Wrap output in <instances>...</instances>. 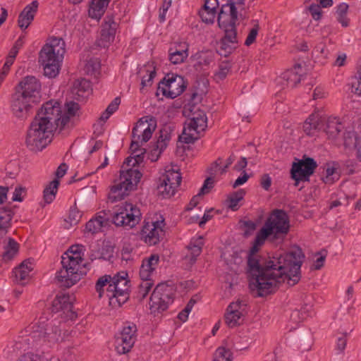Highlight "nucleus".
Segmentation results:
<instances>
[{
	"mask_svg": "<svg viewBox=\"0 0 361 361\" xmlns=\"http://www.w3.org/2000/svg\"><path fill=\"white\" fill-rule=\"evenodd\" d=\"M305 255L299 247L288 252L277 255L268 261L257 256H247V272L250 275V288L257 295L264 297L275 292L285 281L293 286L300 279V268Z\"/></svg>",
	"mask_w": 361,
	"mask_h": 361,
	"instance_id": "obj_1",
	"label": "nucleus"
},
{
	"mask_svg": "<svg viewBox=\"0 0 361 361\" xmlns=\"http://www.w3.org/2000/svg\"><path fill=\"white\" fill-rule=\"evenodd\" d=\"M66 44L61 37H51L39 53V63L43 66L44 74L49 78L59 73L61 63L66 52Z\"/></svg>",
	"mask_w": 361,
	"mask_h": 361,
	"instance_id": "obj_2",
	"label": "nucleus"
},
{
	"mask_svg": "<svg viewBox=\"0 0 361 361\" xmlns=\"http://www.w3.org/2000/svg\"><path fill=\"white\" fill-rule=\"evenodd\" d=\"M134 157H128L124 161L121 170L118 183H116L111 188L109 199L112 202H117L124 199L128 195V192L134 190L142 177V173L134 169L136 165H133Z\"/></svg>",
	"mask_w": 361,
	"mask_h": 361,
	"instance_id": "obj_3",
	"label": "nucleus"
},
{
	"mask_svg": "<svg viewBox=\"0 0 361 361\" xmlns=\"http://www.w3.org/2000/svg\"><path fill=\"white\" fill-rule=\"evenodd\" d=\"M111 216L110 211L102 210L97 214L96 218L102 221L106 226L111 221L116 226H128L129 228H132L140 221L141 213L139 208L131 203L126 202L124 206L120 207L114 213L111 220Z\"/></svg>",
	"mask_w": 361,
	"mask_h": 361,
	"instance_id": "obj_4",
	"label": "nucleus"
},
{
	"mask_svg": "<svg viewBox=\"0 0 361 361\" xmlns=\"http://www.w3.org/2000/svg\"><path fill=\"white\" fill-rule=\"evenodd\" d=\"M189 122L185 123L183 133L178 137L179 141L192 144L199 140L207 128V117L205 112L193 106L190 109Z\"/></svg>",
	"mask_w": 361,
	"mask_h": 361,
	"instance_id": "obj_5",
	"label": "nucleus"
},
{
	"mask_svg": "<svg viewBox=\"0 0 361 361\" xmlns=\"http://www.w3.org/2000/svg\"><path fill=\"white\" fill-rule=\"evenodd\" d=\"M62 106L58 101L50 100L46 102L35 116L33 121L40 123L42 126L50 131H55L62 126Z\"/></svg>",
	"mask_w": 361,
	"mask_h": 361,
	"instance_id": "obj_6",
	"label": "nucleus"
},
{
	"mask_svg": "<svg viewBox=\"0 0 361 361\" xmlns=\"http://www.w3.org/2000/svg\"><path fill=\"white\" fill-rule=\"evenodd\" d=\"M53 132L43 127L40 123L32 122L27 130L25 144L32 152L43 150L51 142Z\"/></svg>",
	"mask_w": 361,
	"mask_h": 361,
	"instance_id": "obj_7",
	"label": "nucleus"
},
{
	"mask_svg": "<svg viewBox=\"0 0 361 361\" xmlns=\"http://www.w3.org/2000/svg\"><path fill=\"white\" fill-rule=\"evenodd\" d=\"M175 291L173 285L166 283H159L150 296L151 312L156 314L167 310L169 305L173 302Z\"/></svg>",
	"mask_w": 361,
	"mask_h": 361,
	"instance_id": "obj_8",
	"label": "nucleus"
},
{
	"mask_svg": "<svg viewBox=\"0 0 361 361\" xmlns=\"http://www.w3.org/2000/svg\"><path fill=\"white\" fill-rule=\"evenodd\" d=\"M157 128V120L151 116H144L139 119L132 130L133 140L131 148L133 151L138 149L139 142H147L152 137Z\"/></svg>",
	"mask_w": 361,
	"mask_h": 361,
	"instance_id": "obj_9",
	"label": "nucleus"
},
{
	"mask_svg": "<svg viewBox=\"0 0 361 361\" xmlns=\"http://www.w3.org/2000/svg\"><path fill=\"white\" fill-rule=\"evenodd\" d=\"M264 224L274 233V238L283 241L290 229L289 217L286 212L280 209L271 211Z\"/></svg>",
	"mask_w": 361,
	"mask_h": 361,
	"instance_id": "obj_10",
	"label": "nucleus"
},
{
	"mask_svg": "<svg viewBox=\"0 0 361 361\" xmlns=\"http://www.w3.org/2000/svg\"><path fill=\"white\" fill-rule=\"evenodd\" d=\"M186 87L187 83L183 77L178 75L167 74L159 82L157 94L161 92L164 96L174 99L180 95Z\"/></svg>",
	"mask_w": 361,
	"mask_h": 361,
	"instance_id": "obj_11",
	"label": "nucleus"
},
{
	"mask_svg": "<svg viewBox=\"0 0 361 361\" xmlns=\"http://www.w3.org/2000/svg\"><path fill=\"white\" fill-rule=\"evenodd\" d=\"M182 177L180 173L173 169L166 171L159 178L158 194L163 198H170L176 192L180 185Z\"/></svg>",
	"mask_w": 361,
	"mask_h": 361,
	"instance_id": "obj_12",
	"label": "nucleus"
},
{
	"mask_svg": "<svg viewBox=\"0 0 361 361\" xmlns=\"http://www.w3.org/2000/svg\"><path fill=\"white\" fill-rule=\"evenodd\" d=\"M317 167L316 161L306 155L302 159L293 162L290 170L291 178L295 180L294 185L298 186L300 181L309 180L310 176L312 175Z\"/></svg>",
	"mask_w": 361,
	"mask_h": 361,
	"instance_id": "obj_13",
	"label": "nucleus"
},
{
	"mask_svg": "<svg viewBox=\"0 0 361 361\" xmlns=\"http://www.w3.org/2000/svg\"><path fill=\"white\" fill-rule=\"evenodd\" d=\"M113 279L116 283L114 288H117V296L110 299V305L116 308L121 307L128 300L130 281L126 271L118 272L113 276Z\"/></svg>",
	"mask_w": 361,
	"mask_h": 361,
	"instance_id": "obj_14",
	"label": "nucleus"
},
{
	"mask_svg": "<svg viewBox=\"0 0 361 361\" xmlns=\"http://www.w3.org/2000/svg\"><path fill=\"white\" fill-rule=\"evenodd\" d=\"M137 326L133 323L125 324L119 335L116 336V348L118 353H128L136 340Z\"/></svg>",
	"mask_w": 361,
	"mask_h": 361,
	"instance_id": "obj_15",
	"label": "nucleus"
},
{
	"mask_svg": "<svg viewBox=\"0 0 361 361\" xmlns=\"http://www.w3.org/2000/svg\"><path fill=\"white\" fill-rule=\"evenodd\" d=\"M41 83L35 76L23 78L15 88V93H18L28 99L37 102L39 97Z\"/></svg>",
	"mask_w": 361,
	"mask_h": 361,
	"instance_id": "obj_16",
	"label": "nucleus"
},
{
	"mask_svg": "<svg viewBox=\"0 0 361 361\" xmlns=\"http://www.w3.org/2000/svg\"><path fill=\"white\" fill-rule=\"evenodd\" d=\"M163 225L164 220L146 223L140 232L141 238L149 245L157 244L164 234Z\"/></svg>",
	"mask_w": 361,
	"mask_h": 361,
	"instance_id": "obj_17",
	"label": "nucleus"
},
{
	"mask_svg": "<svg viewBox=\"0 0 361 361\" xmlns=\"http://www.w3.org/2000/svg\"><path fill=\"white\" fill-rule=\"evenodd\" d=\"M52 312H62L64 317L73 320L77 317V314L73 310V303L69 295H57L52 302Z\"/></svg>",
	"mask_w": 361,
	"mask_h": 361,
	"instance_id": "obj_18",
	"label": "nucleus"
},
{
	"mask_svg": "<svg viewBox=\"0 0 361 361\" xmlns=\"http://www.w3.org/2000/svg\"><path fill=\"white\" fill-rule=\"evenodd\" d=\"M245 304L242 301L238 300L235 302H231L227 307L224 316L225 322L230 328H233L240 325L241 318L244 317Z\"/></svg>",
	"mask_w": 361,
	"mask_h": 361,
	"instance_id": "obj_19",
	"label": "nucleus"
},
{
	"mask_svg": "<svg viewBox=\"0 0 361 361\" xmlns=\"http://www.w3.org/2000/svg\"><path fill=\"white\" fill-rule=\"evenodd\" d=\"M35 102L28 99L18 93H14L12 97L11 109L14 116L20 119H25L32 108V104Z\"/></svg>",
	"mask_w": 361,
	"mask_h": 361,
	"instance_id": "obj_20",
	"label": "nucleus"
},
{
	"mask_svg": "<svg viewBox=\"0 0 361 361\" xmlns=\"http://www.w3.org/2000/svg\"><path fill=\"white\" fill-rule=\"evenodd\" d=\"M118 24L114 21L113 16H106L101 27V36L98 40L99 47H106L115 37Z\"/></svg>",
	"mask_w": 361,
	"mask_h": 361,
	"instance_id": "obj_21",
	"label": "nucleus"
},
{
	"mask_svg": "<svg viewBox=\"0 0 361 361\" xmlns=\"http://www.w3.org/2000/svg\"><path fill=\"white\" fill-rule=\"evenodd\" d=\"M225 18L220 20V14H219L217 18L219 27L223 29L225 32V35L222 39H224V41L231 43H238L237 31L235 28V22L238 19V15H236L235 18H233V16L229 14L225 15Z\"/></svg>",
	"mask_w": 361,
	"mask_h": 361,
	"instance_id": "obj_22",
	"label": "nucleus"
},
{
	"mask_svg": "<svg viewBox=\"0 0 361 361\" xmlns=\"http://www.w3.org/2000/svg\"><path fill=\"white\" fill-rule=\"evenodd\" d=\"M39 3L37 1H33L31 4L27 5L20 12L18 16V25L21 30H25L34 20L35 13L37 11Z\"/></svg>",
	"mask_w": 361,
	"mask_h": 361,
	"instance_id": "obj_23",
	"label": "nucleus"
},
{
	"mask_svg": "<svg viewBox=\"0 0 361 361\" xmlns=\"http://www.w3.org/2000/svg\"><path fill=\"white\" fill-rule=\"evenodd\" d=\"M81 271L80 273H74L62 267L61 269L57 271L56 280L61 287L68 288L79 281L81 279Z\"/></svg>",
	"mask_w": 361,
	"mask_h": 361,
	"instance_id": "obj_24",
	"label": "nucleus"
},
{
	"mask_svg": "<svg viewBox=\"0 0 361 361\" xmlns=\"http://www.w3.org/2000/svg\"><path fill=\"white\" fill-rule=\"evenodd\" d=\"M324 127L323 117L318 113H313L305 121L303 130L308 136H314Z\"/></svg>",
	"mask_w": 361,
	"mask_h": 361,
	"instance_id": "obj_25",
	"label": "nucleus"
},
{
	"mask_svg": "<svg viewBox=\"0 0 361 361\" xmlns=\"http://www.w3.org/2000/svg\"><path fill=\"white\" fill-rule=\"evenodd\" d=\"M62 126L64 128L68 125L75 117H79L81 111L80 105L73 101L66 102L62 108Z\"/></svg>",
	"mask_w": 361,
	"mask_h": 361,
	"instance_id": "obj_26",
	"label": "nucleus"
},
{
	"mask_svg": "<svg viewBox=\"0 0 361 361\" xmlns=\"http://www.w3.org/2000/svg\"><path fill=\"white\" fill-rule=\"evenodd\" d=\"M159 257L157 255H152L149 258L144 259L140 269L141 279H151V274L158 265Z\"/></svg>",
	"mask_w": 361,
	"mask_h": 361,
	"instance_id": "obj_27",
	"label": "nucleus"
},
{
	"mask_svg": "<svg viewBox=\"0 0 361 361\" xmlns=\"http://www.w3.org/2000/svg\"><path fill=\"white\" fill-rule=\"evenodd\" d=\"M323 123L322 130L331 139H335L343 128L341 123L336 118L323 117Z\"/></svg>",
	"mask_w": 361,
	"mask_h": 361,
	"instance_id": "obj_28",
	"label": "nucleus"
},
{
	"mask_svg": "<svg viewBox=\"0 0 361 361\" xmlns=\"http://www.w3.org/2000/svg\"><path fill=\"white\" fill-rule=\"evenodd\" d=\"M111 0H92L88 10L89 16L99 20L104 14Z\"/></svg>",
	"mask_w": 361,
	"mask_h": 361,
	"instance_id": "obj_29",
	"label": "nucleus"
},
{
	"mask_svg": "<svg viewBox=\"0 0 361 361\" xmlns=\"http://www.w3.org/2000/svg\"><path fill=\"white\" fill-rule=\"evenodd\" d=\"M302 66L296 63L293 68L286 71L283 74V78L286 80L287 85L295 87L301 80Z\"/></svg>",
	"mask_w": 361,
	"mask_h": 361,
	"instance_id": "obj_30",
	"label": "nucleus"
},
{
	"mask_svg": "<svg viewBox=\"0 0 361 361\" xmlns=\"http://www.w3.org/2000/svg\"><path fill=\"white\" fill-rule=\"evenodd\" d=\"M13 210L8 207L0 208V235L7 233L11 226V220L13 216Z\"/></svg>",
	"mask_w": 361,
	"mask_h": 361,
	"instance_id": "obj_31",
	"label": "nucleus"
},
{
	"mask_svg": "<svg viewBox=\"0 0 361 361\" xmlns=\"http://www.w3.org/2000/svg\"><path fill=\"white\" fill-rule=\"evenodd\" d=\"M72 92L77 96L78 99L87 98L92 92L90 81L86 79L75 80L73 84Z\"/></svg>",
	"mask_w": 361,
	"mask_h": 361,
	"instance_id": "obj_32",
	"label": "nucleus"
},
{
	"mask_svg": "<svg viewBox=\"0 0 361 361\" xmlns=\"http://www.w3.org/2000/svg\"><path fill=\"white\" fill-rule=\"evenodd\" d=\"M82 261L80 256H71L68 252L61 257L62 267L74 273H80V262Z\"/></svg>",
	"mask_w": 361,
	"mask_h": 361,
	"instance_id": "obj_33",
	"label": "nucleus"
},
{
	"mask_svg": "<svg viewBox=\"0 0 361 361\" xmlns=\"http://www.w3.org/2000/svg\"><path fill=\"white\" fill-rule=\"evenodd\" d=\"M33 269L32 262L30 259H27L23 261L18 267H16L13 270L15 277L19 281H22L27 279L29 274Z\"/></svg>",
	"mask_w": 361,
	"mask_h": 361,
	"instance_id": "obj_34",
	"label": "nucleus"
},
{
	"mask_svg": "<svg viewBox=\"0 0 361 361\" xmlns=\"http://www.w3.org/2000/svg\"><path fill=\"white\" fill-rule=\"evenodd\" d=\"M173 131V127L170 125H164L163 128L159 130V136L158 137L157 147L160 149L161 151H164L171 138V134Z\"/></svg>",
	"mask_w": 361,
	"mask_h": 361,
	"instance_id": "obj_35",
	"label": "nucleus"
},
{
	"mask_svg": "<svg viewBox=\"0 0 361 361\" xmlns=\"http://www.w3.org/2000/svg\"><path fill=\"white\" fill-rule=\"evenodd\" d=\"M269 238V240L272 243L279 242V238H274V233L265 224L264 226L259 230V231L257 233L255 242H256L257 245H262L265 240Z\"/></svg>",
	"mask_w": 361,
	"mask_h": 361,
	"instance_id": "obj_36",
	"label": "nucleus"
},
{
	"mask_svg": "<svg viewBox=\"0 0 361 361\" xmlns=\"http://www.w3.org/2000/svg\"><path fill=\"white\" fill-rule=\"evenodd\" d=\"M19 250V244L13 238H9L7 245L5 247V251L2 255L4 261L13 259L18 254Z\"/></svg>",
	"mask_w": 361,
	"mask_h": 361,
	"instance_id": "obj_37",
	"label": "nucleus"
},
{
	"mask_svg": "<svg viewBox=\"0 0 361 361\" xmlns=\"http://www.w3.org/2000/svg\"><path fill=\"white\" fill-rule=\"evenodd\" d=\"M169 53V59L173 64H180L188 56V48L181 50H178L176 48H170Z\"/></svg>",
	"mask_w": 361,
	"mask_h": 361,
	"instance_id": "obj_38",
	"label": "nucleus"
},
{
	"mask_svg": "<svg viewBox=\"0 0 361 361\" xmlns=\"http://www.w3.org/2000/svg\"><path fill=\"white\" fill-rule=\"evenodd\" d=\"M245 194V191L243 189H239L238 190L232 192L227 198L228 202V208L232 211H236L238 209V202L243 199Z\"/></svg>",
	"mask_w": 361,
	"mask_h": 361,
	"instance_id": "obj_39",
	"label": "nucleus"
},
{
	"mask_svg": "<svg viewBox=\"0 0 361 361\" xmlns=\"http://www.w3.org/2000/svg\"><path fill=\"white\" fill-rule=\"evenodd\" d=\"M141 280L142 282L140 283L137 291L136 292V298L140 301L145 298L154 285V283L151 279Z\"/></svg>",
	"mask_w": 361,
	"mask_h": 361,
	"instance_id": "obj_40",
	"label": "nucleus"
},
{
	"mask_svg": "<svg viewBox=\"0 0 361 361\" xmlns=\"http://www.w3.org/2000/svg\"><path fill=\"white\" fill-rule=\"evenodd\" d=\"M100 62L97 59H91L87 61L84 70L87 75H93L97 79L100 74Z\"/></svg>",
	"mask_w": 361,
	"mask_h": 361,
	"instance_id": "obj_41",
	"label": "nucleus"
},
{
	"mask_svg": "<svg viewBox=\"0 0 361 361\" xmlns=\"http://www.w3.org/2000/svg\"><path fill=\"white\" fill-rule=\"evenodd\" d=\"M59 185V181L57 179H54L44 190V199L47 203H51L55 198Z\"/></svg>",
	"mask_w": 361,
	"mask_h": 361,
	"instance_id": "obj_42",
	"label": "nucleus"
},
{
	"mask_svg": "<svg viewBox=\"0 0 361 361\" xmlns=\"http://www.w3.org/2000/svg\"><path fill=\"white\" fill-rule=\"evenodd\" d=\"M203 246L202 238L200 237L198 239L195 240V243L192 242L188 246V249L190 250V261L191 263H195L197 260V257L202 252V247Z\"/></svg>",
	"mask_w": 361,
	"mask_h": 361,
	"instance_id": "obj_43",
	"label": "nucleus"
},
{
	"mask_svg": "<svg viewBox=\"0 0 361 361\" xmlns=\"http://www.w3.org/2000/svg\"><path fill=\"white\" fill-rule=\"evenodd\" d=\"M232 360L231 351L224 346H220L214 352L212 361H232Z\"/></svg>",
	"mask_w": 361,
	"mask_h": 361,
	"instance_id": "obj_44",
	"label": "nucleus"
},
{
	"mask_svg": "<svg viewBox=\"0 0 361 361\" xmlns=\"http://www.w3.org/2000/svg\"><path fill=\"white\" fill-rule=\"evenodd\" d=\"M343 144L347 148H357L361 142V137H358L353 131H348L344 133Z\"/></svg>",
	"mask_w": 361,
	"mask_h": 361,
	"instance_id": "obj_45",
	"label": "nucleus"
},
{
	"mask_svg": "<svg viewBox=\"0 0 361 361\" xmlns=\"http://www.w3.org/2000/svg\"><path fill=\"white\" fill-rule=\"evenodd\" d=\"M348 10V5L345 3H341L337 7V10H336L337 20L343 27H347L349 23V20L346 16Z\"/></svg>",
	"mask_w": 361,
	"mask_h": 361,
	"instance_id": "obj_46",
	"label": "nucleus"
},
{
	"mask_svg": "<svg viewBox=\"0 0 361 361\" xmlns=\"http://www.w3.org/2000/svg\"><path fill=\"white\" fill-rule=\"evenodd\" d=\"M238 43H231L230 42L224 41L221 39L219 42V47L218 49V53L221 56L227 57L231 54L237 47Z\"/></svg>",
	"mask_w": 361,
	"mask_h": 361,
	"instance_id": "obj_47",
	"label": "nucleus"
},
{
	"mask_svg": "<svg viewBox=\"0 0 361 361\" xmlns=\"http://www.w3.org/2000/svg\"><path fill=\"white\" fill-rule=\"evenodd\" d=\"M106 226L102 221H99L96 217L90 219L85 225V231L92 234L102 231L103 227Z\"/></svg>",
	"mask_w": 361,
	"mask_h": 361,
	"instance_id": "obj_48",
	"label": "nucleus"
},
{
	"mask_svg": "<svg viewBox=\"0 0 361 361\" xmlns=\"http://www.w3.org/2000/svg\"><path fill=\"white\" fill-rule=\"evenodd\" d=\"M216 11L209 10L207 8L205 10V7L202 8L199 11V16L201 18L202 22L207 24H213L216 18Z\"/></svg>",
	"mask_w": 361,
	"mask_h": 361,
	"instance_id": "obj_49",
	"label": "nucleus"
},
{
	"mask_svg": "<svg viewBox=\"0 0 361 361\" xmlns=\"http://www.w3.org/2000/svg\"><path fill=\"white\" fill-rule=\"evenodd\" d=\"M231 68V65L229 61H222L219 66L218 71L216 72L214 76L215 78L218 80H221L226 78L228 73L230 72Z\"/></svg>",
	"mask_w": 361,
	"mask_h": 361,
	"instance_id": "obj_50",
	"label": "nucleus"
},
{
	"mask_svg": "<svg viewBox=\"0 0 361 361\" xmlns=\"http://www.w3.org/2000/svg\"><path fill=\"white\" fill-rule=\"evenodd\" d=\"M141 142H139L138 149L133 151L131 148V145L130 146V149L131 151V154L134 157L133 165H139L143 162L145 154H146V149L145 148H141Z\"/></svg>",
	"mask_w": 361,
	"mask_h": 361,
	"instance_id": "obj_51",
	"label": "nucleus"
},
{
	"mask_svg": "<svg viewBox=\"0 0 361 361\" xmlns=\"http://www.w3.org/2000/svg\"><path fill=\"white\" fill-rule=\"evenodd\" d=\"M241 227L244 229V236H250L256 229L257 224L252 221H240Z\"/></svg>",
	"mask_w": 361,
	"mask_h": 361,
	"instance_id": "obj_52",
	"label": "nucleus"
},
{
	"mask_svg": "<svg viewBox=\"0 0 361 361\" xmlns=\"http://www.w3.org/2000/svg\"><path fill=\"white\" fill-rule=\"evenodd\" d=\"M259 30V25L257 21L253 27L250 30L248 35L245 41V45L250 46L255 41Z\"/></svg>",
	"mask_w": 361,
	"mask_h": 361,
	"instance_id": "obj_53",
	"label": "nucleus"
},
{
	"mask_svg": "<svg viewBox=\"0 0 361 361\" xmlns=\"http://www.w3.org/2000/svg\"><path fill=\"white\" fill-rule=\"evenodd\" d=\"M110 275H104L100 277L96 283V290L99 293V297L102 298L103 290L102 288L106 286L109 281H111Z\"/></svg>",
	"mask_w": 361,
	"mask_h": 361,
	"instance_id": "obj_54",
	"label": "nucleus"
},
{
	"mask_svg": "<svg viewBox=\"0 0 361 361\" xmlns=\"http://www.w3.org/2000/svg\"><path fill=\"white\" fill-rule=\"evenodd\" d=\"M308 9L314 20H319L321 19L322 16V11L319 5L312 4L309 6Z\"/></svg>",
	"mask_w": 361,
	"mask_h": 361,
	"instance_id": "obj_55",
	"label": "nucleus"
},
{
	"mask_svg": "<svg viewBox=\"0 0 361 361\" xmlns=\"http://www.w3.org/2000/svg\"><path fill=\"white\" fill-rule=\"evenodd\" d=\"M214 185V180L211 177H208L205 179L203 185L200 188L199 191V195H205L209 192V190L213 188Z\"/></svg>",
	"mask_w": 361,
	"mask_h": 361,
	"instance_id": "obj_56",
	"label": "nucleus"
},
{
	"mask_svg": "<svg viewBox=\"0 0 361 361\" xmlns=\"http://www.w3.org/2000/svg\"><path fill=\"white\" fill-rule=\"evenodd\" d=\"M359 77L355 82L352 85V92L355 94L361 96V62L358 69Z\"/></svg>",
	"mask_w": 361,
	"mask_h": 361,
	"instance_id": "obj_57",
	"label": "nucleus"
},
{
	"mask_svg": "<svg viewBox=\"0 0 361 361\" xmlns=\"http://www.w3.org/2000/svg\"><path fill=\"white\" fill-rule=\"evenodd\" d=\"M162 152L163 151H161L160 149L157 147V143L155 142L152 147V149L149 154L148 158L152 161H156L159 159Z\"/></svg>",
	"mask_w": 361,
	"mask_h": 361,
	"instance_id": "obj_58",
	"label": "nucleus"
},
{
	"mask_svg": "<svg viewBox=\"0 0 361 361\" xmlns=\"http://www.w3.org/2000/svg\"><path fill=\"white\" fill-rule=\"evenodd\" d=\"M336 169L334 167H328L326 170V176L322 178L323 181L326 184H332L334 182V178L331 176L335 173Z\"/></svg>",
	"mask_w": 361,
	"mask_h": 361,
	"instance_id": "obj_59",
	"label": "nucleus"
},
{
	"mask_svg": "<svg viewBox=\"0 0 361 361\" xmlns=\"http://www.w3.org/2000/svg\"><path fill=\"white\" fill-rule=\"evenodd\" d=\"M147 73H149L147 79H145V77H143L141 81V86L142 88H144L147 85H151L152 83V80L156 75V71L154 68L152 71H147Z\"/></svg>",
	"mask_w": 361,
	"mask_h": 361,
	"instance_id": "obj_60",
	"label": "nucleus"
},
{
	"mask_svg": "<svg viewBox=\"0 0 361 361\" xmlns=\"http://www.w3.org/2000/svg\"><path fill=\"white\" fill-rule=\"evenodd\" d=\"M109 286L107 288V296L109 297V300H110L112 297L117 296V288H114L116 283L113 279V277H111V281L108 283Z\"/></svg>",
	"mask_w": 361,
	"mask_h": 361,
	"instance_id": "obj_61",
	"label": "nucleus"
},
{
	"mask_svg": "<svg viewBox=\"0 0 361 361\" xmlns=\"http://www.w3.org/2000/svg\"><path fill=\"white\" fill-rule=\"evenodd\" d=\"M261 186L265 190H269L271 185V178L269 174H263L261 177L260 181Z\"/></svg>",
	"mask_w": 361,
	"mask_h": 361,
	"instance_id": "obj_62",
	"label": "nucleus"
},
{
	"mask_svg": "<svg viewBox=\"0 0 361 361\" xmlns=\"http://www.w3.org/2000/svg\"><path fill=\"white\" fill-rule=\"evenodd\" d=\"M121 103V99L119 97H116L107 106L106 111L111 115L113 114L118 108V106Z\"/></svg>",
	"mask_w": 361,
	"mask_h": 361,
	"instance_id": "obj_63",
	"label": "nucleus"
},
{
	"mask_svg": "<svg viewBox=\"0 0 361 361\" xmlns=\"http://www.w3.org/2000/svg\"><path fill=\"white\" fill-rule=\"evenodd\" d=\"M23 193H25V188H23V187L16 188L15 191L13 192V197H12V200L22 202L23 200V197L22 196Z\"/></svg>",
	"mask_w": 361,
	"mask_h": 361,
	"instance_id": "obj_64",
	"label": "nucleus"
}]
</instances>
